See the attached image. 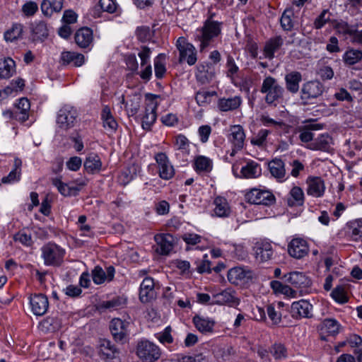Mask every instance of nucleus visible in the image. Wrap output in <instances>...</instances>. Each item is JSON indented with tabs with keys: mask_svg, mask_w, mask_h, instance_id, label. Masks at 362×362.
Listing matches in <instances>:
<instances>
[{
	"mask_svg": "<svg viewBox=\"0 0 362 362\" xmlns=\"http://www.w3.org/2000/svg\"><path fill=\"white\" fill-rule=\"evenodd\" d=\"M215 95L214 91L200 90L196 93L195 100L199 106H205L211 103V98Z\"/></svg>",
	"mask_w": 362,
	"mask_h": 362,
	"instance_id": "obj_54",
	"label": "nucleus"
},
{
	"mask_svg": "<svg viewBox=\"0 0 362 362\" xmlns=\"http://www.w3.org/2000/svg\"><path fill=\"white\" fill-rule=\"evenodd\" d=\"M99 351L106 358H113L115 357V354H117L116 347L112 344L110 340L105 339L100 341Z\"/></svg>",
	"mask_w": 362,
	"mask_h": 362,
	"instance_id": "obj_48",
	"label": "nucleus"
},
{
	"mask_svg": "<svg viewBox=\"0 0 362 362\" xmlns=\"http://www.w3.org/2000/svg\"><path fill=\"white\" fill-rule=\"evenodd\" d=\"M253 275V272L248 267H235L228 271L227 276L230 283L238 285L251 280Z\"/></svg>",
	"mask_w": 362,
	"mask_h": 362,
	"instance_id": "obj_13",
	"label": "nucleus"
},
{
	"mask_svg": "<svg viewBox=\"0 0 362 362\" xmlns=\"http://www.w3.org/2000/svg\"><path fill=\"white\" fill-rule=\"evenodd\" d=\"M129 322L120 318H114L111 320L110 330L116 342L122 344L127 342L129 334Z\"/></svg>",
	"mask_w": 362,
	"mask_h": 362,
	"instance_id": "obj_8",
	"label": "nucleus"
},
{
	"mask_svg": "<svg viewBox=\"0 0 362 362\" xmlns=\"http://www.w3.org/2000/svg\"><path fill=\"white\" fill-rule=\"evenodd\" d=\"M78 112L74 107L65 105L57 113V124L58 128L62 130H68L74 127L77 122Z\"/></svg>",
	"mask_w": 362,
	"mask_h": 362,
	"instance_id": "obj_5",
	"label": "nucleus"
},
{
	"mask_svg": "<svg viewBox=\"0 0 362 362\" xmlns=\"http://www.w3.org/2000/svg\"><path fill=\"white\" fill-rule=\"evenodd\" d=\"M139 171V168L138 165L133 164L128 166L121 172L119 176V183L122 185H127L135 178Z\"/></svg>",
	"mask_w": 362,
	"mask_h": 362,
	"instance_id": "obj_45",
	"label": "nucleus"
},
{
	"mask_svg": "<svg viewBox=\"0 0 362 362\" xmlns=\"http://www.w3.org/2000/svg\"><path fill=\"white\" fill-rule=\"evenodd\" d=\"M242 99L240 96L223 98L218 100V107L221 111H232L240 107Z\"/></svg>",
	"mask_w": 362,
	"mask_h": 362,
	"instance_id": "obj_40",
	"label": "nucleus"
},
{
	"mask_svg": "<svg viewBox=\"0 0 362 362\" xmlns=\"http://www.w3.org/2000/svg\"><path fill=\"white\" fill-rule=\"evenodd\" d=\"M83 166L87 173L95 174L102 169V161L98 154L90 153L87 156Z\"/></svg>",
	"mask_w": 362,
	"mask_h": 362,
	"instance_id": "obj_36",
	"label": "nucleus"
},
{
	"mask_svg": "<svg viewBox=\"0 0 362 362\" xmlns=\"http://www.w3.org/2000/svg\"><path fill=\"white\" fill-rule=\"evenodd\" d=\"M271 353L277 360L285 359L288 356L286 348L281 343H275L271 348Z\"/></svg>",
	"mask_w": 362,
	"mask_h": 362,
	"instance_id": "obj_56",
	"label": "nucleus"
},
{
	"mask_svg": "<svg viewBox=\"0 0 362 362\" xmlns=\"http://www.w3.org/2000/svg\"><path fill=\"white\" fill-rule=\"evenodd\" d=\"M341 327L339 322L334 318H326L322 322V329L330 335H336L339 332Z\"/></svg>",
	"mask_w": 362,
	"mask_h": 362,
	"instance_id": "obj_51",
	"label": "nucleus"
},
{
	"mask_svg": "<svg viewBox=\"0 0 362 362\" xmlns=\"http://www.w3.org/2000/svg\"><path fill=\"white\" fill-rule=\"evenodd\" d=\"M271 132L268 129H262L252 138L251 143L253 145L262 146L265 143L268 135Z\"/></svg>",
	"mask_w": 362,
	"mask_h": 362,
	"instance_id": "obj_58",
	"label": "nucleus"
},
{
	"mask_svg": "<svg viewBox=\"0 0 362 362\" xmlns=\"http://www.w3.org/2000/svg\"><path fill=\"white\" fill-rule=\"evenodd\" d=\"M322 129L321 124H308L300 126L296 129L299 133V139L303 143H310L313 141L314 134L312 130H320Z\"/></svg>",
	"mask_w": 362,
	"mask_h": 362,
	"instance_id": "obj_29",
	"label": "nucleus"
},
{
	"mask_svg": "<svg viewBox=\"0 0 362 362\" xmlns=\"http://www.w3.org/2000/svg\"><path fill=\"white\" fill-rule=\"evenodd\" d=\"M13 239L16 242H19L25 246H31L33 244L32 236L24 231H19L15 234Z\"/></svg>",
	"mask_w": 362,
	"mask_h": 362,
	"instance_id": "obj_62",
	"label": "nucleus"
},
{
	"mask_svg": "<svg viewBox=\"0 0 362 362\" xmlns=\"http://www.w3.org/2000/svg\"><path fill=\"white\" fill-rule=\"evenodd\" d=\"M248 202L257 205L271 206L276 202L273 193L267 189L254 188L246 194Z\"/></svg>",
	"mask_w": 362,
	"mask_h": 362,
	"instance_id": "obj_9",
	"label": "nucleus"
},
{
	"mask_svg": "<svg viewBox=\"0 0 362 362\" xmlns=\"http://www.w3.org/2000/svg\"><path fill=\"white\" fill-rule=\"evenodd\" d=\"M291 309L293 317L296 318H310L313 316V305L304 299L292 303Z\"/></svg>",
	"mask_w": 362,
	"mask_h": 362,
	"instance_id": "obj_18",
	"label": "nucleus"
},
{
	"mask_svg": "<svg viewBox=\"0 0 362 362\" xmlns=\"http://www.w3.org/2000/svg\"><path fill=\"white\" fill-rule=\"evenodd\" d=\"M214 213L216 216L224 218L230 216L231 209L226 198L216 197L214 200Z\"/></svg>",
	"mask_w": 362,
	"mask_h": 362,
	"instance_id": "obj_35",
	"label": "nucleus"
},
{
	"mask_svg": "<svg viewBox=\"0 0 362 362\" xmlns=\"http://www.w3.org/2000/svg\"><path fill=\"white\" fill-rule=\"evenodd\" d=\"M64 0H42L40 9L42 14L46 17H51L54 13H59L64 5Z\"/></svg>",
	"mask_w": 362,
	"mask_h": 362,
	"instance_id": "obj_31",
	"label": "nucleus"
},
{
	"mask_svg": "<svg viewBox=\"0 0 362 362\" xmlns=\"http://www.w3.org/2000/svg\"><path fill=\"white\" fill-rule=\"evenodd\" d=\"M294 13L291 9H286L280 18L281 28L286 31L291 30L293 28V17Z\"/></svg>",
	"mask_w": 362,
	"mask_h": 362,
	"instance_id": "obj_52",
	"label": "nucleus"
},
{
	"mask_svg": "<svg viewBox=\"0 0 362 362\" xmlns=\"http://www.w3.org/2000/svg\"><path fill=\"white\" fill-rule=\"evenodd\" d=\"M16 72V63L10 57L0 59V78H8Z\"/></svg>",
	"mask_w": 362,
	"mask_h": 362,
	"instance_id": "obj_41",
	"label": "nucleus"
},
{
	"mask_svg": "<svg viewBox=\"0 0 362 362\" xmlns=\"http://www.w3.org/2000/svg\"><path fill=\"white\" fill-rule=\"evenodd\" d=\"M158 98H159V96L157 95H150V101L146 105L144 114L141 117V126L145 130H150L156 120V110L158 108L156 99Z\"/></svg>",
	"mask_w": 362,
	"mask_h": 362,
	"instance_id": "obj_10",
	"label": "nucleus"
},
{
	"mask_svg": "<svg viewBox=\"0 0 362 362\" xmlns=\"http://www.w3.org/2000/svg\"><path fill=\"white\" fill-rule=\"evenodd\" d=\"M354 240H362V218L356 219L349 223Z\"/></svg>",
	"mask_w": 362,
	"mask_h": 362,
	"instance_id": "obj_53",
	"label": "nucleus"
},
{
	"mask_svg": "<svg viewBox=\"0 0 362 362\" xmlns=\"http://www.w3.org/2000/svg\"><path fill=\"white\" fill-rule=\"evenodd\" d=\"M154 158L158 165L159 177L165 180L171 179L175 175V169L167 155L159 152L155 155Z\"/></svg>",
	"mask_w": 362,
	"mask_h": 362,
	"instance_id": "obj_11",
	"label": "nucleus"
},
{
	"mask_svg": "<svg viewBox=\"0 0 362 362\" xmlns=\"http://www.w3.org/2000/svg\"><path fill=\"white\" fill-rule=\"evenodd\" d=\"M288 254L296 259H301L309 252L308 243L300 238H293L288 245Z\"/></svg>",
	"mask_w": 362,
	"mask_h": 362,
	"instance_id": "obj_15",
	"label": "nucleus"
},
{
	"mask_svg": "<svg viewBox=\"0 0 362 362\" xmlns=\"http://www.w3.org/2000/svg\"><path fill=\"white\" fill-rule=\"evenodd\" d=\"M284 79L287 90L292 94L297 93L302 81L301 74L296 71H291L285 76Z\"/></svg>",
	"mask_w": 362,
	"mask_h": 362,
	"instance_id": "obj_34",
	"label": "nucleus"
},
{
	"mask_svg": "<svg viewBox=\"0 0 362 362\" xmlns=\"http://www.w3.org/2000/svg\"><path fill=\"white\" fill-rule=\"evenodd\" d=\"M332 298L337 303L343 304L348 302V296L345 288L342 285L337 286L331 293Z\"/></svg>",
	"mask_w": 362,
	"mask_h": 362,
	"instance_id": "obj_55",
	"label": "nucleus"
},
{
	"mask_svg": "<svg viewBox=\"0 0 362 362\" xmlns=\"http://www.w3.org/2000/svg\"><path fill=\"white\" fill-rule=\"evenodd\" d=\"M195 327L202 333H211L214 330L215 321L209 317L195 315L192 319Z\"/></svg>",
	"mask_w": 362,
	"mask_h": 362,
	"instance_id": "obj_30",
	"label": "nucleus"
},
{
	"mask_svg": "<svg viewBox=\"0 0 362 362\" xmlns=\"http://www.w3.org/2000/svg\"><path fill=\"white\" fill-rule=\"evenodd\" d=\"M101 119L103 123V127L111 132H115L117 128V122L112 115L110 108L108 106H104L101 112Z\"/></svg>",
	"mask_w": 362,
	"mask_h": 362,
	"instance_id": "obj_42",
	"label": "nucleus"
},
{
	"mask_svg": "<svg viewBox=\"0 0 362 362\" xmlns=\"http://www.w3.org/2000/svg\"><path fill=\"white\" fill-rule=\"evenodd\" d=\"M155 241L158 245L156 251L163 255H168L173 248L174 238L169 233L157 234L154 237Z\"/></svg>",
	"mask_w": 362,
	"mask_h": 362,
	"instance_id": "obj_20",
	"label": "nucleus"
},
{
	"mask_svg": "<svg viewBox=\"0 0 362 362\" xmlns=\"http://www.w3.org/2000/svg\"><path fill=\"white\" fill-rule=\"evenodd\" d=\"M29 303L32 313L36 316L45 315L49 308L48 298L42 293L31 295Z\"/></svg>",
	"mask_w": 362,
	"mask_h": 362,
	"instance_id": "obj_14",
	"label": "nucleus"
},
{
	"mask_svg": "<svg viewBox=\"0 0 362 362\" xmlns=\"http://www.w3.org/2000/svg\"><path fill=\"white\" fill-rule=\"evenodd\" d=\"M229 131V141L233 144L235 149H242L243 148L245 139V134L243 127L240 125H233L230 127Z\"/></svg>",
	"mask_w": 362,
	"mask_h": 362,
	"instance_id": "obj_25",
	"label": "nucleus"
},
{
	"mask_svg": "<svg viewBox=\"0 0 362 362\" xmlns=\"http://www.w3.org/2000/svg\"><path fill=\"white\" fill-rule=\"evenodd\" d=\"M154 70L155 76L157 78H162L165 72V55L164 54H159L154 59Z\"/></svg>",
	"mask_w": 362,
	"mask_h": 362,
	"instance_id": "obj_50",
	"label": "nucleus"
},
{
	"mask_svg": "<svg viewBox=\"0 0 362 362\" xmlns=\"http://www.w3.org/2000/svg\"><path fill=\"white\" fill-rule=\"evenodd\" d=\"M38 11V5L36 2L29 1L22 6V12L27 17L34 16Z\"/></svg>",
	"mask_w": 362,
	"mask_h": 362,
	"instance_id": "obj_61",
	"label": "nucleus"
},
{
	"mask_svg": "<svg viewBox=\"0 0 362 362\" xmlns=\"http://www.w3.org/2000/svg\"><path fill=\"white\" fill-rule=\"evenodd\" d=\"M305 196L302 188L294 186L290 190L287 197V204L289 206H300L304 204Z\"/></svg>",
	"mask_w": 362,
	"mask_h": 362,
	"instance_id": "obj_38",
	"label": "nucleus"
},
{
	"mask_svg": "<svg viewBox=\"0 0 362 362\" xmlns=\"http://www.w3.org/2000/svg\"><path fill=\"white\" fill-rule=\"evenodd\" d=\"M342 59L346 65H354L362 59V51L354 48H348L344 53Z\"/></svg>",
	"mask_w": 362,
	"mask_h": 362,
	"instance_id": "obj_46",
	"label": "nucleus"
},
{
	"mask_svg": "<svg viewBox=\"0 0 362 362\" xmlns=\"http://www.w3.org/2000/svg\"><path fill=\"white\" fill-rule=\"evenodd\" d=\"M151 50L149 47L146 46H143L141 48V50L138 53V56L141 59V66L144 67L147 64H151L150 63V57H151Z\"/></svg>",
	"mask_w": 362,
	"mask_h": 362,
	"instance_id": "obj_64",
	"label": "nucleus"
},
{
	"mask_svg": "<svg viewBox=\"0 0 362 362\" xmlns=\"http://www.w3.org/2000/svg\"><path fill=\"white\" fill-rule=\"evenodd\" d=\"M239 304L240 300L236 296L235 292L231 288H226L212 296L211 305H226L233 307Z\"/></svg>",
	"mask_w": 362,
	"mask_h": 362,
	"instance_id": "obj_12",
	"label": "nucleus"
},
{
	"mask_svg": "<svg viewBox=\"0 0 362 362\" xmlns=\"http://www.w3.org/2000/svg\"><path fill=\"white\" fill-rule=\"evenodd\" d=\"M115 270L112 266L107 267L105 272L102 267L97 266L92 271V279L93 282L97 284H102L105 281H111L115 276Z\"/></svg>",
	"mask_w": 362,
	"mask_h": 362,
	"instance_id": "obj_23",
	"label": "nucleus"
},
{
	"mask_svg": "<svg viewBox=\"0 0 362 362\" xmlns=\"http://www.w3.org/2000/svg\"><path fill=\"white\" fill-rule=\"evenodd\" d=\"M21 165V160L18 158H15L13 161V168L7 176L2 177L1 182L4 184H11L20 180Z\"/></svg>",
	"mask_w": 362,
	"mask_h": 362,
	"instance_id": "obj_44",
	"label": "nucleus"
},
{
	"mask_svg": "<svg viewBox=\"0 0 362 362\" xmlns=\"http://www.w3.org/2000/svg\"><path fill=\"white\" fill-rule=\"evenodd\" d=\"M136 355L144 362H154L159 358L160 351L154 343L148 340H141L137 344Z\"/></svg>",
	"mask_w": 362,
	"mask_h": 362,
	"instance_id": "obj_6",
	"label": "nucleus"
},
{
	"mask_svg": "<svg viewBox=\"0 0 362 362\" xmlns=\"http://www.w3.org/2000/svg\"><path fill=\"white\" fill-rule=\"evenodd\" d=\"M355 28V25H349L344 21L339 22L335 25L337 32L344 36L349 35L351 37L352 34L354 33Z\"/></svg>",
	"mask_w": 362,
	"mask_h": 362,
	"instance_id": "obj_57",
	"label": "nucleus"
},
{
	"mask_svg": "<svg viewBox=\"0 0 362 362\" xmlns=\"http://www.w3.org/2000/svg\"><path fill=\"white\" fill-rule=\"evenodd\" d=\"M268 167L271 175L279 182L286 180L285 163L280 158H274L269 163Z\"/></svg>",
	"mask_w": 362,
	"mask_h": 362,
	"instance_id": "obj_27",
	"label": "nucleus"
},
{
	"mask_svg": "<svg viewBox=\"0 0 362 362\" xmlns=\"http://www.w3.org/2000/svg\"><path fill=\"white\" fill-rule=\"evenodd\" d=\"M175 150L180 151L183 155L188 156L190 153V141L183 134H180L175 137Z\"/></svg>",
	"mask_w": 362,
	"mask_h": 362,
	"instance_id": "obj_47",
	"label": "nucleus"
},
{
	"mask_svg": "<svg viewBox=\"0 0 362 362\" xmlns=\"http://www.w3.org/2000/svg\"><path fill=\"white\" fill-rule=\"evenodd\" d=\"M193 168L199 174L209 173L213 169V161L209 157L199 155L194 158Z\"/></svg>",
	"mask_w": 362,
	"mask_h": 362,
	"instance_id": "obj_33",
	"label": "nucleus"
},
{
	"mask_svg": "<svg viewBox=\"0 0 362 362\" xmlns=\"http://www.w3.org/2000/svg\"><path fill=\"white\" fill-rule=\"evenodd\" d=\"M255 257L259 262H265L272 259L274 250L270 243L257 242L253 247Z\"/></svg>",
	"mask_w": 362,
	"mask_h": 362,
	"instance_id": "obj_17",
	"label": "nucleus"
},
{
	"mask_svg": "<svg viewBox=\"0 0 362 362\" xmlns=\"http://www.w3.org/2000/svg\"><path fill=\"white\" fill-rule=\"evenodd\" d=\"M260 92L265 94V102L268 105L276 106L283 97L284 88L272 76H267L262 81Z\"/></svg>",
	"mask_w": 362,
	"mask_h": 362,
	"instance_id": "obj_2",
	"label": "nucleus"
},
{
	"mask_svg": "<svg viewBox=\"0 0 362 362\" xmlns=\"http://www.w3.org/2000/svg\"><path fill=\"white\" fill-rule=\"evenodd\" d=\"M329 21V12L328 11V10H323L322 13L315 18L314 21V28L315 29H321Z\"/></svg>",
	"mask_w": 362,
	"mask_h": 362,
	"instance_id": "obj_59",
	"label": "nucleus"
},
{
	"mask_svg": "<svg viewBox=\"0 0 362 362\" xmlns=\"http://www.w3.org/2000/svg\"><path fill=\"white\" fill-rule=\"evenodd\" d=\"M30 108L29 100L25 98H22L16 103L13 110L16 111L18 116V121L23 122L28 119V111Z\"/></svg>",
	"mask_w": 362,
	"mask_h": 362,
	"instance_id": "obj_43",
	"label": "nucleus"
},
{
	"mask_svg": "<svg viewBox=\"0 0 362 362\" xmlns=\"http://www.w3.org/2000/svg\"><path fill=\"white\" fill-rule=\"evenodd\" d=\"M153 279L146 277L141 282L139 289V299L142 303H148L155 297Z\"/></svg>",
	"mask_w": 362,
	"mask_h": 362,
	"instance_id": "obj_21",
	"label": "nucleus"
},
{
	"mask_svg": "<svg viewBox=\"0 0 362 362\" xmlns=\"http://www.w3.org/2000/svg\"><path fill=\"white\" fill-rule=\"evenodd\" d=\"M75 42L81 48H90L93 45V30L87 27L78 29L74 36Z\"/></svg>",
	"mask_w": 362,
	"mask_h": 362,
	"instance_id": "obj_22",
	"label": "nucleus"
},
{
	"mask_svg": "<svg viewBox=\"0 0 362 362\" xmlns=\"http://www.w3.org/2000/svg\"><path fill=\"white\" fill-rule=\"evenodd\" d=\"M307 194L313 197H321L325 191L323 180L320 177H309L307 179Z\"/></svg>",
	"mask_w": 362,
	"mask_h": 362,
	"instance_id": "obj_19",
	"label": "nucleus"
},
{
	"mask_svg": "<svg viewBox=\"0 0 362 362\" xmlns=\"http://www.w3.org/2000/svg\"><path fill=\"white\" fill-rule=\"evenodd\" d=\"M40 250L45 266L58 267L63 262L65 250L54 243L49 242L44 245Z\"/></svg>",
	"mask_w": 362,
	"mask_h": 362,
	"instance_id": "obj_3",
	"label": "nucleus"
},
{
	"mask_svg": "<svg viewBox=\"0 0 362 362\" xmlns=\"http://www.w3.org/2000/svg\"><path fill=\"white\" fill-rule=\"evenodd\" d=\"M63 65L82 66L85 62L84 55L75 52H62L60 57Z\"/></svg>",
	"mask_w": 362,
	"mask_h": 362,
	"instance_id": "obj_28",
	"label": "nucleus"
},
{
	"mask_svg": "<svg viewBox=\"0 0 362 362\" xmlns=\"http://www.w3.org/2000/svg\"><path fill=\"white\" fill-rule=\"evenodd\" d=\"M176 47L180 54V62H186L189 66L195 64L197 60V50L192 44L184 37H180L177 40Z\"/></svg>",
	"mask_w": 362,
	"mask_h": 362,
	"instance_id": "obj_7",
	"label": "nucleus"
},
{
	"mask_svg": "<svg viewBox=\"0 0 362 362\" xmlns=\"http://www.w3.org/2000/svg\"><path fill=\"white\" fill-rule=\"evenodd\" d=\"M325 87L317 80L309 81L304 83L300 90V100L303 105L313 103V100L321 96Z\"/></svg>",
	"mask_w": 362,
	"mask_h": 362,
	"instance_id": "obj_4",
	"label": "nucleus"
},
{
	"mask_svg": "<svg viewBox=\"0 0 362 362\" xmlns=\"http://www.w3.org/2000/svg\"><path fill=\"white\" fill-rule=\"evenodd\" d=\"M284 280L296 288L305 287L310 284V279L300 272H292L285 274Z\"/></svg>",
	"mask_w": 362,
	"mask_h": 362,
	"instance_id": "obj_24",
	"label": "nucleus"
},
{
	"mask_svg": "<svg viewBox=\"0 0 362 362\" xmlns=\"http://www.w3.org/2000/svg\"><path fill=\"white\" fill-rule=\"evenodd\" d=\"M171 327L170 326L165 327L162 332L156 334V339L162 344H171L173 338L170 334Z\"/></svg>",
	"mask_w": 362,
	"mask_h": 362,
	"instance_id": "obj_63",
	"label": "nucleus"
},
{
	"mask_svg": "<svg viewBox=\"0 0 362 362\" xmlns=\"http://www.w3.org/2000/svg\"><path fill=\"white\" fill-rule=\"evenodd\" d=\"M240 174V177L246 179L256 178L261 175L262 168L259 163L254 160H250L241 168Z\"/></svg>",
	"mask_w": 362,
	"mask_h": 362,
	"instance_id": "obj_37",
	"label": "nucleus"
},
{
	"mask_svg": "<svg viewBox=\"0 0 362 362\" xmlns=\"http://www.w3.org/2000/svg\"><path fill=\"white\" fill-rule=\"evenodd\" d=\"M23 25L21 23H14L12 27L4 33V39L7 42H13L22 37Z\"/></svg>",
	"mask_w": 362,
	"mask_h": 362,
	"instance_id": "obj_49",
	"label": "nucleus"
},
{
	"mask_svg": "<svg viewBox=\"0 0 362 362\" xmlns=\"http://www.w3.org/2000/svg\"><path fill=\"white\" fill-rule=\"evenodd\" d=\"M333 139L332 136L327 134H320L312 142L308 144L307 148L312 151H321L329 153L332 151Z\"/></svg>",
	"mask_w": 362,
	"mask_h": 362,
	"instance_id": "obj_16",
	"label": "nucleus"
},
{
	"mask_svg": "<svg viewBox=\"0 0 362 362\" xmlns=\"http://www.w3.org/2000/svg\"><path fill=\"white\" fill-rule=\"evenodd\" d=\"M31 32L34 40L42 41L46 39L49 35L47 25L45 21H35L31 25Z\"/></svg>",
	"mask_w": 362,
	"mask_h": 362,
	"instance_id": "obj_39",
	"label": "nucleus"
},
{
	"mask_svg": "<svg viewBox=\"0 0 362 362\" xmlns=\"http://www.w3.org/2000/svg\"><path fill=\"white\" fill-rule=\"evenodd\" d=\"M214 17V13H209V16L205 21L204 25L195 31L194 40L199 42V49L201 52L207 48L214 39L221 34L222 23L214 21L213 18Z\"/></svg>",
	"mask_w": 362,
	"mask_h": 362,
	"instance_id": "obj_1",
	"label": "nucleus"
},
{
	"mask_svg": "<svg viewBox=\"0 0 362 362\" xmlns=\"http://www.w3.org/2000/svg\"><path fill=\"white\" fill-rule=\"evenodd\" d=\"M52 185L56 187L59 192L64 197L76 196L81 189L83 184L74 185L64 183L59 178H54L52 180Z\"/></svg>",
	"mask_w": 362,
	"mask_h": 362,
	"instance_id": "obj_26",
	"label": "nucleus"
},
{
	"mask_svg": "<svg viewBox=\"0 0 362 362\" xmlns=\"http://www.w3.org/2000/svg\"><path fill=\"white\" fill-rule=\"evenodd\" d=\"M98 6L103 11L113 13L117 8V4L115 0H100Z\"/></svg>",
	"mask_w": 362,
	"mask_h": 362,
	"instance_id": "obj_60",
	"label": "nucleus"
},
{
	"mask_svg": "<svg viewBox=\"0 0 362 362\" xmlns=\"http://www.w3.org/2000/svg\"><path fill=\"white\" fill-rule=\"evenodd\" d=\"M284 44V39L281 36H276L267 40L264 47V57L268 59H272L274 57V53L278 51Z\"/></svg>",
	"mask_w": 362,
	"mask_h": 362,
	"instance_id": "obj_32",
	"label": "nucleus"
}]
</instances>
